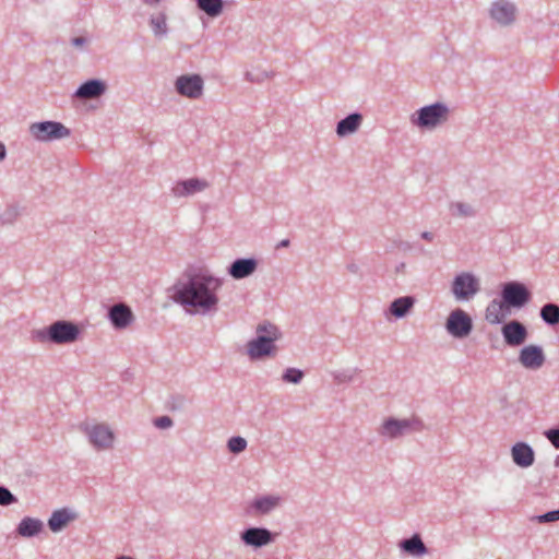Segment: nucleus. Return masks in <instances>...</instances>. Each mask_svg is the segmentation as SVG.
Returning a JSON list of instances; mask_svg holds the SVG:
<instances>
[{
    "label": "nucleus",
    "instance_id": "f257e3e1",
    "mask_svg": "<svg viewBox=\"0 0 559 559\" xmlns=\"http://www.w3.org/2000/svg\"><path fill=\"white\" fill-rule=\"evenodd\" d=\"M185 281H177L170 288L173 299L182 307H190V313L206 314L217 311V290L223 286V278L207 271L186 272Z\"/></svg>",
    "mask_w": 559,
    "mask_h": 559
},
{
    "label": "nucleus",
    "instance_id": "f03ea898",
    "mask_svg": "<svg viewBox=\"0 0 559 559\" xmlns=\"http://www.w3.org/2000/svg\"><path fill=\"white\" fill-rule=\"evenodd\" d=\"M255 333L257 336L247 343V354L250 359L260 360L274 356L275 342L282 337L280 329L270 321H264L258 324Z\"/></svg>",
    "mask_w": 559,
    "mask_h": 559
},
{
    "label": "nucleus",
    "instance_id": "7ed1b4c3",
    "mask_svg": "<svg viewBox=\"0 0 559 559\" xmlns=\"http://www.w3.org/2000/svg\"><path fill=\"white\" fill-rule=\"evenodd\" d=\"M80 335V326L69 320H57L44 329L32 332L34 341L56 345L72 344L79 340Z\"/></svg>",
    "mask_w": 559,
    "mask_h": 559
},
{
    "label": "nucleus",
    "instance_id": "20e7f679",
    "mask_svg": "<svg viewBox=\"0 0 559 559\" xmlns=\"http://www.w3.org/2000/svg\"><path fill=\"white\" fill-rule=\"evenodd\" d=\"M449 107L444 103L436 102L417 109L411 116V122L421 130H433L445 123L449 119Z\"/></svg>",
    "mask_w": 559,
    "mask_h": 559
},
{
    "label": "nucleus",
    "instance_id": "39448f33",
    "mask_svg": "<svg viewBox=\"0 0 559 559\" xmlns=\"http://www.w3.org/2000/svg\"><path fill=\"white\" fill-rule=\"evenodd\" d=\"M532 300V292L519 281L506 282L501 285L500 301L506 310L521 309Z\"/></svg>",
    "mask_w": 559,
    "mask_h": 559
},
{
    "label": "nucleus",
    "instance_id": "423d86ee",
    "mask_svg": "<svg viewBox=\"0 0 559 559\" xmlns=\"http://www.w3.org/2000/svg\"><path fill=\"white\" fill-rule=\"evenodd\" d=\"M28 133L34 140L46 143L68 138L71 130L59 121L45 120L31 123Z\"/></svg>",
    "mask_w": 559,
    "mask_h": 559
},
{
    "label": "nucleus",
    "instance_id": "0eeeda50",
    "mask_svg": "<svg viewBox=\"0 0 559 559\" xmlns=\"http://www.w3.org/2000/svg\"><path fill=\"white\" fill-rule=\"evenodd\" d=\"M424 423L418 417L397 419L395 417H388L383 420L378 432L382 437L389 439H397L408 433L409 431H421Z\"/></svg>",
    "mask_w": 559,
    "mask_h": 559
},
{
    "label": "nucleus",
    "instance_id": "6e6552de",
    "mask_svg": "<svg viewBox=\"0 0 559 559\" xmlns=\"http://www.w3.org/2000/svg\"><path fill=\"white\" fill-rule=\"evenodd\" d=\"M280 534L264 526H249L239 534L241 543L252 549H260L273 544Z\"/></svg>",
    "mask_w": 559,
    "mask_h": 559
},
{
    "label": "nucleus",
    "instance_id": "1a4fd4ad",
    "mask_svg": "<svg viewBox=\"0 0 559 559\" xmlns=\"http://www.w3.org/2000/svg\"><path fill=\"white\" fill-rule=\"evenodd\" d=\"M444 328L451 336L462 340L472 333L474 324L472 317L467 312L456 308L448 316Z\"/></svg>",
    "mask_w": 559,
    "mask_h": 559
},
{
    "label": "nucleus",
    "instance_id": "9d476101",
    "mask_svg": "<svg viewBox=\"0 0 559 559\" xmlns=\"http://www.w3.org/2000/svg\"><path fill=\"white\" fill-rule=\"evenodd\" d=\"M80 429L87 436L91 444L97 450H108L112 448L115 435L105 424L82 423Z\"/></svg>",
    "mask_w": 559,
    "mask_h": 559
},
{
    "label": "nucleus",
    "instance_id": "9b49d317",
    "mask_svg": "<svg viewBox=\"0 0 559 559\" xmlns=\"http://www.w3.org/2000/svg\"><path fill=\"white\" fill-rule=\"evenodd\" d=\"M175 91L178 95L190 99H198L204 90V80L198 73L179 75L175 83Z\"/></svg>",
    "mask_w": 559,
    "mask_h": 559
},
{
    "label": "nucleus",
    "instance_id": "f8f14e48",
    "mask_svg": "<svg viewBox=\"0 0 559 559\" xmlns=\"http://www.w3.org/2000/svg\"><path fill=\"white\" fill-rule=\"evenodd\" d=\"M478 278L469 272L457 274L451 286L452 294L456 300H468L479 292Z\"/></svg>",
    "mask_w": 559,
    "mask_h": 559
},
{
    "label": "nucleus",
    "instance_id": "ddd939ff",
    "mask_svg": "<svg viewBox=\"0 0 559 559\" xmlns=\"http://www.w3.org/2000/svg\"><path fill=\"white\" fill-rule=\"evenodd\" d=\"M501 334L506 345L509 347H519L526 342L528 330L524 323L514 319L502 325Z\"/></svg>",
    "mask_w": 559,
    "mask_h": 559
},
{
    "label": "nucleus",
    "instance_id": "4468645a",
    "mask_svg": "<svg viewBox=\"0 0 559 559\" xmlns=\"http://www.w3.org/2000/svg\"><path fill=\"white\" fill-rule=\"evenodd\" d=\"M518 360L527 370H538L544 366L546 355L540 345L530 344L520 349Z\"/></svg>",
    "mask_w": 559,
    "mask_h": 559
},
{
    "label": "nucleus",
    "instance_id": "2eb2a0df",
    "mask_svg": "<svg viewBox=\"0 0 559 559\" xmlns=\"http://www.w3.org/2000/svg\"><path fill=\"white\" fill-rule=\"evenodd\" d=\"M259 266V261L253 258H237L227 267V274L234 280H243L251 276Z\"/></svg>",
    "mask_w": 559,
    "mask_h": 559
},
{
    "label": "nucleus",
    "instance_id": "dca6fc26",
    "mask_svg": "<svg viewBox=\"0 0 559 559\" xmlns=\"http://www.w3.org/2000/svg\"><path fill=\"white\" fill-rule=\"evenodd\" d=\"M107 317L116 330H123L128 328L134 320L131 308L126 304H116L111 306L108 310Z\"/></svg>",
    "mask_w": 559,
    "mask_h": 559
},
{
    "label": "nucleus",
    "instance_id": "f3484780",
    "mask_svg": "<svg viewBox=\"0 0 559 559\" xmlns=\"http://www.w3.org/2000/svg\"><path fill=\"white\" fill-rule=\"evenodd\" d=\"M515 5L506 0L496 1L490 8L491 19L503 26L510 25L515 21Z\"/></svg>",
    "mask_w": 559,
    "mask_h": 559
},
{
    "label": "nucleus",
    "instance_id": "a211bd4d",
    "mask_svg": "<svg viewBox=\"0 0 559 559\" xmlns=\"http://www.w3.org/2000/svg\"><path fill=\"white\" fill-rule=\"evenodd\" d=\"M207 187L209 182L206 180L194 177L177 181L171 188V192L177 198H185L201 192Z\"/></svg>",
    "mask_w": 559,
    "mask_h": 559
},
{
    "label": "nucleus",
    "instance_id": "6ab92c4d",
    "mask_svg": "<svg viewBox=\"0 0 559 559\" xmlns=\"http://www.w3.org/2000/svg\"><path fill=\"white\" fill-rule=\"evenodd\" d=\"M511 457L516 466L527 468L535 462V452L528 443L520 441L512 445Z\"/></svg>",
    "mask_w": 559,
    "mask_h": 559
},
{
    "label": "nucleus",
    "instance_id": "aec40b11",
    "mask_svg": "<svg viewBox=\"0 0 559 559\" xmlns=\"http://www.w3.org/2000/svg\"><path fill=\"white\" fill-rule=\"evenodd\" d=\"M107 91V84L100 79H90L83 82L75 91L74 96L79 98H98Z\"/></svg>",
    "mask_w": 559,
    "mask_h": 559
},
{
    "label": "nucleus",
    "instance_id": "412c9836",
    "mask_svg": "<svg viewBox=\"0 0 559 559\" xmlns=\"http://www.w3.org/2000/svg\"><path fill=\"white\" fill-rule=\"evenodd\" d=\"M399 547L402 552L414 557H421L428 554V548L419 533H414L411 537L400 540Z\"/></svg>",
    "mask_w": 559,
    "mask_h": 559
},
{
    "label": "nucleus",
    "instance_id": "4be33fe9",
    "mask_svg": "<svg viewBox=\"0 0 559 559\" xmlns=\"http://www.w3.org/2000/svg\"><path fill=\"white\" fill-rule=\"evenodd\" d=\"M364 117L360 112L355 111L347 115L336 123L335 132L338 138H345L354 134L361 126Z\"/></svg>",
    "mask_w": 559,
    "mask_h": 559
},
{
    "label": "nucleus",
    "instance_id": "5701e85b",
    "mask_svg": "<svg viewBox=\"0 0 559 559\" xmlns=\"http://www.w3.org/2000/svg\"><path fill=\"white\" fill-rule=\"evenodd\" d=\"M76 519V514L71 512L67 508L58 509L53 511L48 519V527L53 533H59L63 528L67 527V525Z\"/></svg>",
    "mask_w": 559,
    "mask_h": 559
},
{
    "label": "nucleus",
    "instance_id": "b1692460",
    "mask_svg": "<svg viewBox=\"0 0 559 559\" xmlns=\"http://www.w3.org/2000/svg\"><path fill=\"white\" fill-rule=\"evenodd\" d=\"M415 302L416 298L411 295L395 298L390 304L389 313L396 319L405 318L414 308Z\"/></svg>",
    "mask_w": 559,
    "mask_h": 559
},
{
    "label": "nucleus",
    "instance_id": "393cba45",
    "mask_svg": "<svg viewBox=\"0 0 559 559\" xmlns=\"http://www.w3.org/2000/svg\"><path fill=\"white\" fill-rule=\"evenodd\" d=\"M44 528V524L39 519L25 516L21 520L16 527V533L26 538L37 536Z\"/></svg>",
    "mask_w": 559,
    "mask_h": 559
},
{
    "label": "nucleus",
    "instance_id": "a878e982",
    "mask_svg": "<svg viewBox=\"0 0 559 559\" xmlns=\"http://www.w3.org/2000/svg\"><path fill=\"white\" fill-rule=\"evenodd\" d=\"M281 498L278 496H260L253 499L251 502V508L254 510L257 514H269L275 508L280 506Z\"/></svg>",
    "mask_w": 559,
    "mask_h": 559
},
{
    "label": "nucleus",
    "instance_id": "bb28decb",
    "mask_svg": "<svg viewBox=\"0 0 559 559\" xmlns=\"http://www.w3.org/2000/svg\"><path fill=\"white\" fill-rule=\"evenodd\" d=\"M197 8L207 16L218 17L224 11V0H195Z\"/></svg>",
    "mask_w": 559,
    "mask_h": 559
},
{
    "label": "nucleus",
    "instance_id": "cd10ccee",
    "mask_svg": "<svg viewBox=\"0 0 559 559\" xmlns=\"http://www.w3.org/2000/svg\"><path fill=\"white\" fill-rule=\"evenodd\" d=\"M540 319L548 326L559 324V305L555 302L545 304L539 310Z\"/></svg>",
    "mask_w": 559,
    "mask_h": 559
},
{
    "label": "nucleus",
    "instance_id": "c85d7f7f",
    "mask_svg": "<svg viewBox=\"0 0 559 559\" xmlns=\"http://www.w3.org/2000/svg\"><path fill=\"white\" fill-rule=\"evenodd\" d=\"M150 26L156 38H164L168 34L167 16L164 12L154 14L150 17Z\"/></svg>",
    "mask_w": 559,
    "mask_h": 559
},
{
    "label": "nucleus",
    "instance_id": "c756f323",
    "mask_svg": "<svg viewBox=\"0 0 559 559\" xmlns=\"http://www.w3.org/2000/svg\"><path fill=\"white\" fill-rule=\"evenodd\" d=\"M502 310H506L502 307V302L496 299L491 300L486 309V320L490 324H500L503 321L504 314L501 313Z\"/></svg>",
    "mask_w": 559,
    "mask_h": 559
},
{
    "label": "nucleus",
    "instance_id": "7c9ffc66",
    "mask_svg": "<svg viewBox=\"0 0 559 559\" xmlns=\"http://www.w3.org/2000/svg\"><path fill=\"white\" fill-rule=\"evenodd\" d=\"M450 211L453 215L460 217H473L476 215L474 207L464 202H455L450 205Z\"/></svg>",
    "mask_w": 559,
    "mask_h": 559
},
{
    "label": "nucleus",
    "instance_id": "2f4dec72",
    "mask_svg": "<svg viewBox=\"0 0 559 559\" xmlns=\"http://www.w3.org/2000/svg\"><path fill=\"white\" fill-rule=\"evenodd\" d=\"M305 377V372L301 369L289 367L282 373V380L285 383L299 384Z\"/></svg>",
    "mask_w": 559,
    "mask_h": 559
},
{
    "label": "nucleus",
    "instance_id": "473e14b6",
    "mask_svg": "<svg viewBox=\"0 0 559 559\" xmlns=\"http://www.w3.org/2000/svg\"><path fill=\"white\" fill-rule=\"evenodd\" d=\"M19 216H20L19 207L16 205H9L0 214V223L2 225H11L17 219Z\"/></svg>",
    "mask_w": 559,
    "mask_h": 559
},
{
    "label": "nucleus",
    "instance_id": "72a5a7b5",
    "mask_svg": "<svg viewBox=\"0 0 559 559\" xmlns=\"http://www.w3.org/2000/svg\"><path fill=\"white\" fill-rule=\"evenodd\" d=\"M229 452L239 454L247 448V440L240 436H234L227 441Z\"/></svg>",
    "mask_w": 559,
    "mask_h": 559
},
{
    "label": "nucleus",
    "instance_id": "f704fd0d",
    "mask_svg": "<svg viewBox=\"0 0 559 559\" xmlns=\"http://www.w3.org/2000/svg\"><path fill=\"white\" fill-rule=\"evenodd\" d=\"M187 399L181 394L170 395L167 405L170 411H182L186 407Z\"/></svg>",
    "mask_w": 559,
    "mask_h": 559
},
{
    "label": "nucleus",
    "instance_id": "c9c22d12",
    "mask_svg": "<svg viewBox=\"0 0 559 559\" xmlns=\"http://www.w3.org/2000/svg\"><path fill=\"white\" fill-rule=\"evenodd\" d=\"M532 521H536L542 524L557 522L559 521V509L535 515L532 518Z\"/></svg>",
    "mask_w": 559,
    "mask_h": 559
},
{
    "label": "nucleus",
    "instance_id": "e433bc0d",
    "mask_svg": "<svg viewBox=\"0 0 559 559\" xmlns=\"http://www.w3.org/2000/svg\"><path fill=\"white\" fill-rule=\"evenodd\" d=\"M15 502L17 498L5 486H0V506L8 507Z\"/></svg>",
    "mask_w": 559,
    "mask_h": 559
},
{
    "label": "nucleus",
    "instance_id": "4c0bfd02",
    "mask_svg": "<svg viewBox=\"0 0 559 559\" xmlns=\"http://www.w3.org/2000/svg\"><path fill=\"white\" fill-rule=\"evenodd\" d=\"M356 371H357V369H355L353 371L352 370L336 371L333 373V379L337 383H348L354 380V374Z\"/></svg>",
    "mask_w": 559,
    "mask_h": 559
},
{
    "label": "nucleus",
    "instance_id": "58836bf2",
    "mask_svg": "<svg viewBox=\"0 0 559 559\" xmlns=\"http://www.w3.org/2000/svg\"><path fill=\"white\" fill-rule=\"evenodd\" d=\"M153 424L158 429H167L173 427L174 421L169 416H159L154 418Z\"/></svg>",
    "mask_w": 559,
    "mask_h": 559
},
{
    "label": "nucleus",
    "instance_id": "ea45409f",
    "mask_svg": "<svg viewBox=\"0 0 559 559\" xmlns=\"http://www.w3.org/2000/svg\"><path fill=\"white\" fill-rule=\"evenodd\" d=\"M544 435L556 449H559V428H550Z\"/></svg>",
    "mask_w": 559,
    "mask_h": 559
},
{
    "label": "nucleus",
    "instance_id": "a19ab883",
    "mask_svg": "<svg viewBox=\"0 0 559 559\" xmlns=\"http://www.w3.org/2000/svg\"><path fill=\"white\" fill-rule=\"evenodd\" d=\"M266 76H267L266 72L253 73V72L247 71L246 74H245L246 80L251 82V83H260Z\"/></svg>",
    "mask_w": 559,
    "mask_h": 559
},
{
    "label": "nucleus",
    "instance_id": "79ce46f5",
    "mask_svg": "<svg viewBox=\"0 0 559 559\" xmlns=\"http://www.w3.org/2000/svg\"><path fill=\"white\" fill-rule=\"evenodd\" d=\"M87 43V39L83 36H78V37H73L71 39V44L74 46V47H82L84 46L85 44Z\"/></svg>",
    "mask_w": 559,
    "mask_h": 559
},
{
    "label": "nucleus",
    "instance_id": "37998d69",
    "mask_svg": "<svg viewBox=\"0 0 559 559\" xmlns=\"http://www.w3.org/2000/svg\"><path fill=\"white\" fill-rule=\"evenodd\" d=\"M346 269L348 270V272H350V273H353V274H357V273H359V270H360V269H359V265H358V264H356V263H354V262L348 263V264L346 265Z\"/></svg>",
    "mask_w": 559,
    "mask_h": 559
},
{
    "label": "nucleus",
    "instance_id": "c03bdc74",
    "mask_svg": "<svg viewBox=\"0 0 559 559\" xmlns=\"http://www.w3.org/2000/svg\"><path fill=\"white\" fill-rule=\"evenodd\" d=\"M420 237L427 241H432L433 240V234L430 233V231H423L420 234Z\"/></svg>",
    "mask_w": 559,
    "mask_h": 559
},
{
    "label": "nucleus",
    "instance_id": "a18cd8bd",
    "mask_svg": "<svg viewBox=\"0 0 559 559\" xmlns=\"http://www.w3.org/2000/svg\"><path fill=\"white\" fill-rule=\"evenodd\" d=\"M289 243H290V242H289V239H283V240H281V241L277 243L276 248H277V249H280V248H286V247H288V246H289Z\"/></svg>",
    "mask_w": 559,
    "mask_h": 559
},
{
    "label": "nucleus",
    "instance_id": "49530a36",
    "mask_svg": "<svg viewBox=\"0 0 559 559\" xmlns=\"http://www.w3.org/2000/svg\"><path fill=\"white\" fill-rule=\"evenodd\" d=\"M5 153H7V151H5V146H4V144L0 143V162H1L2 159H4V157H5Z\"/></svg>",
    "mask_w": 559,
    "mask_h": 559
},
{
    "label": "nucleus",
    "instance_id": "de8ad7c7",
    "mask_svg": "<svg viewBox=\"0 0 559 559\" xmlns=\"http://www.w3.org/2000/svg\"><path fill=\"white\" fill-rule=\"evenodd\" d=\"M160 0H144L145 3L147 4H157Z\"/></svg>",
    "mask_w": 559,
    "mask_h": 559
},
{
    "label": "nucleus",
    "instance_id": "09e8293b",
    "mask_svg": "<svg viewBox=\"0 0 559 559\" xmlns=\"http://www.w3.org/2000/svg\"><path fill=\"white\" fill-rule=\"evenodd\" d=\"M116 559H133V558L129 557V556H119Z\"/></svg>",
    "mask_w": 559,
    "mask_h": 559
},
{
    "label": "nucleus",
    "instance_id": "8fccbe9b",
    "mask_svg": "<svg viewBox=\"0 0 559 559\" xmlns=\"http://www.w3.org/2000/svg\"><path fill=\"white\" fill-rule=\"evenodd\" d=\"M555 465H556V466H559V455H558V456L556 457V460H555Z\"/></svg>",
    "mask_w": 559,
    "mask_h": 559
},
{
    "label": "nucleus",
    "instance_id": "3c124183",
    "mask_svg": "<svg viewBox=\"0 0 559 559\" xmlns=\"http://www.w3.org/2000/svg\"><path fill=\"white\" fill-rule=\"evenodd\" d=\"M32 1L35 2V3H43L44 2V0H32Z\"/></svg>",
    "mask_w": 559,
    "mask_h": 559
}]
</instances>
